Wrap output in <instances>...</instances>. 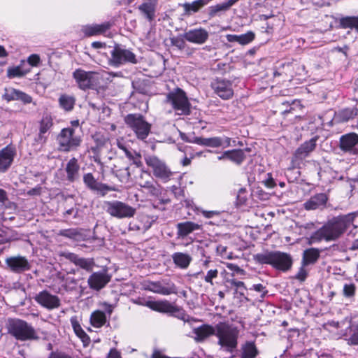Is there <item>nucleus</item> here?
<instances>
[{"label": "nucleus", "instance_id": "f8f14e48", "mask_svg": "<svg viewBox=\"0 0 358 358\" xmlns=\"http://www.w3.org/2000/svg\"><path fill=\"white\" fill-rule=\"evenodd\" d=\"M145 289L162 295H169L178 292L176 285L169 279L149 281L145 285Z\"/></svg>", "mask_w": 358, "mask_h": 358}, {"label": "nucleus", "instance_id": "1a4fd4ad", "mask_svg": "<svg viewBox=\"0 0 358 358\" xmlns=\"http://www.w3.org/2000/svg\"><path fill=\"white\" fill-rule=\"evenodd\" d=\"M145 162L152 169L153 176L164 182H168L173 176V172L165 162L155 155L145 156Z\"/></svg>", "mask_w": 358, "mask_h": 358}, {"label": "nucleus", "instance_id": "c756f323", "mask_svg": "<svg viewBox=\"0 0 358 358\" xmlns=\"http://www.w3.org/2000/svg\"><path fill=\"white\" fill-rule=\"evenodd\" d=\"M145 306L153 310L164 313H173L178 310L175 306L166 300L146 301Z\"/></svg>", "mask_w": 358, "mask_h": 358}, {"label": "nucleus", "instance_id": "4468645a", "mask_svg": "<svg viewBox=\"0 0 358 358\" xmlns=\"http://www.w3.org/2000/svg\"><path fill=\"white\" fill-rule=\"evenodd\" d=\"M83 183L90 190L104 196L108 192L114 191L115 188L107 184L99 182L92 173H86L83 176Z\"/></svg>", "mask_w": 358, "mask_h": 358}, {"label": "nucleus", "instance_id": "4c0bfd02", "mask_svg": "<svg viewBox=\"0 0 358 358\" xmlns=\"http://www.w3.org/2000/svg\"><path fill=\"white\" fill-rule=\"evenodd\" d=\"M239 0H228L226 2L210 6L208 9V15L210 18L219 15L220 13L225 12L237 3Z\"/></svg>", "mask_w": 358, "mask_h": 358}, {"label": "nucleus", "instance_id": "774afa93", "mask_svg": "<svg viewBox=\"0 0 358 358\" xmlns=\"http://www.w3.org/2000/svg\"><path fill=\"white\" fill-rule=\"evenodd\" d=\"M171 190L177 199H178L181 196H184V190L180 187L173 185L171 187Z\"/></svg>", "mask_w": 358, "mask_h": 358}, {"label": "nucleus", "instance_id": "ea45409f", "mask_svg": "<svg viewBox=\"0 0 358 358\" xmlns=\"http://www.w3.org/2000/svg\"><path fill=\"white\" fill-rule=\"evenodd\" d=\"M320 257V250L316 248H309L304 250L303 253L302 264L307 266L317 262Z\"/></svg>", "mask_w": 358, "mask_h": 358}, {"label": "nucleus", "instance_id": "bb28decb", "mask_svg": "<svg viewBox=\"0 0 358 358\" xmlns=\"http://www.w3.org/2000/svg\"><path fill=\"white\" fill-rule=\"evenodd\" d=\"M111 24H94L86 25L83 27V31L85 36L103 35L106 37H112L110 31Z\"/></svg>", "mask_w": 358, "mask_h": 358}, {"label": "nucleus", "instance_id": "bf43d9fd", "mask_svg": "<svg viewBox=\"0 0 358 358\" xmlns=\"http://www.w3.org/2000/svg\"><path fill=\"white\" fill-rule=\"evenodd\" d=\"M202 215L208 219L213 218V217H221L224 211L219 210H201Z\"/></svg>", "mask_w": 358, "mask_h": 358}, {"label": "nucleus", "instance_id": "9b49d317", "mask_svg": "<svg viewBox=\"0 0 358 358\" xmlns=\"http://www.w3.org/2000/svg\"><path fill=\"white\" fill-rule=\"evenodd\" d=\"M73 77L79 88L83 90L93 89L99 84V74L96 72L78 69L73 73Z\"/></svg>", "mask_w": 358, "mask_h": 358}, {"label": "nucleus", "instance_id": "603ef678", "mask_svg": "<svg viewBox=\"0 0 358 358\" xmlns=\"http://www.w3.org/2000/svg\"><path fill=\"white\" fill-rule=\"evenodd\" d=\"M150 228V222H146L143 224H140V222H130L129 225V230L132 231H145Z\"/></svg>", "mask_w": 358, "mask_h": 358}, {"label": "nucleus", "instance_id": "f3484780", "mask_svg": "<svg viewBox=\"0 0 358 358\" xmlns=\"http://www.w3.org/2000/svg\"><path fill=\"white\" fill-rule=\"evenodd\" d=\"M339 148L350 155H358V134L351 132L342 135L339 139Z\"/></svg>", "mask_w": 358, "mask_h": 358}, {"label": "nucleus", "instance_id": "e2e57ef3", "mask_svg": "<svg viewBox=\"0 0 358 358\" xmlns=\"http://www.w3.org/2000/svg\"><path fill=\"white\" fill-rule=\"evenodd\" d=\"M250 289H254L256 292H261V297L264 298L266 294L268 293V291L266 289V287L263 286L262 284H255L252 285V288Z\"/></svg>", "mask_w": 358, "mask_h": 358}, {"label": "nucleus", "instance_id": "393cba45", "mask_svg": "<svg viewBox=\"0 0 358 358\" xmlns=\"http://www.w3.org/2000/svg\"><path fill=\"white\" fill-rule=\"evenodd\" d=\"M110 280V276L106 271L92 273L88 280L89 287L94 290L99 291L103 288Z\"/></svg>", "mask_w": 358, "mask_h": 358}, {"label": "nucleus", "instance_id": "37998d69", "mask_svg": "<svg viewBox=\"0 0 358 358\" xmlns=\"http://www.w3.org/2000/svg\"><path fill=\"white\" fill-rule=\"evenodd\" d=\"M76 99L73 96L62 94L59 98V106L66 111H70L73 108Z\"/></svg>", "mask_w": 358, "mask_h": 358}, {"label": "nucleus", "instance_id": "f03ea898", "mask_svg": "<svg viewBox=\"0 0 358 358\" xmlns=\"http://www.w3.org/2000/svg\"><path fill=\"white\" fill-rule=\"evenodd\" d=\"M256 263L259 264H268L277 271L287 272L292 266V256L286 252L278 250H264L257 253L253 257Z\"/></svg>", "mask_w": 358, "mask_h": 358}, {"label": "nucleus", "instance_id": "9d476101", "mask_svg": "<svg viewBox=\"0 0 358 358\" xmlns=\"http://www.w3.org/2000/svg\"><path fill=\"white\" fill-rule=\"evenodd\" d=\"M317 139L318 138L315 136L300 145L292 157L291 169H300L303 165L305 159L308 157L315 150Z\"/></svg>", "mask_w": 358, "mask_h": 358}, {"label": "nucleus", "instance_id": "7c9ffc66", "mask_svg": "<svg viewBox=\"0 0 358 358\" xmlns=\"http://www.w3.org/2000/svg\"><path fill=\"white\" fill-rule=\"evenodd\" d=\"M216 325L213 327L210 324H202L194 328L193 333L195 335L194 340L197 342H202L212 335L215 336Z\"/></svg>", "mask_w": 358, "mask_h": 358}, {"label": "nucleus", "instance_id": "aec40b11", "mask_svg": "<svg viewBox=\"0 0 358 358\" xmlns=\"http://www.w3.org/2000/svg\"><path fill=\"white\" fill-rule=\"evenodd\" d=\"M16 154V148L12 144L0 150V173H6L10 168Z\"/></svg>", "mask_w": 358, "mask_h": 358}, {"label": "nucleus", "instance_id": "69168bd1", "mask_svg": "<svg viewBox=\"0 0 358 358\" xmlns=\"http://www.w3.org/2000/svg\"><path fill=\"white\" fill-rule=\"evenodd\" d=\"M147 221H148V222H150V227H151L152 223L155 221V219L153 217H150L149 215H141L139 216L138 222H140V224H143L146 223Z\"/></svg>", "mask_w": 358, "mask_h": 358}, {"label": "nucleus", "instance_id": "473e14b6", "mask_svg": "<svg viewBox=\"0 0 358 358\" xmlns=\"http://www.w3.org/2000/svg\"><path fill=\"white\" fill-rule=\"evenodd\" d=\"M177 236L183 238L194 231L200 229V225L193 222H180L177 224Z\"/></svg>", "mask_w": 358, "mask_h": 358}, {"label": "nucleus", "instance_id": "6ab92c4d", "mask_svg": "<svg viewBox=\"0 0 358 358\" xmlns=\"http://www.w3.org/2000/svg\"><path fill=\"white\" fill-rule=\"evenodd\" d=\"M34 300L40 306L48 310L58 308L61 305L59 298L47 290H43L38 293L34 296Z\"/></svg>", "mask_w": 358, "mask_h": 358}, {"label": "nucleus", "instance_id": "6e6552de", "mask_svg": "<svg viewBox=\"0 0 358 358\" xmlns=\"http://www.w3.org/2000/svg\"><path fill=\"white\" fill-rule=\"evenodd\" d=\"M103 206L108 214L118 219L131 218L136 213L135 208L117 200L105 201Z\"/></svg>", "mask_w": 358, "mask_h": 358}, {"label": "nucleus", "instance_id": "338daca9", "mask_svg": "<svg viewBox=\"0 0 358 358\" xmlns=\"http://www.w3.org/2000/svg\"><path fill=\"white\" fill-rule=\"evenodd\" d=\"M48 358H73L71 356L60 351L52 352Z\"/></svg>", "mask_w": 358, "mask_h": 358}, {"label": "nucleus", "instance_id": "13d9d810", "mask_svg": "<svg viewBox=\"0 0 358 358\" xmlns=\"http://www.w3.org/2000/svg\"><path fill=\"white\" fill-rule=\"evenodd\" d=\"M355 294V285L353 283L345 284L343 286V295L345 297H352Z\"/></svg>", "mask_w": 358, "mask_h": 358}, {"label": "nucleus", "instance_id": "dca6fc26", "mask_svg": "<svg viewBox=\"0 0 358 358\" xmlns=\"http://www.w3.org/2000/svg\"><path fill=\"white\" fill-rule=\"evenodd\" d=\"M101 306L103 311L96 310L92 312L90 315V324L95 328L103 327L107 322V317H110L113 311V306L108 303H103Z\"/></svg>", "mask_w": 358, "mask_h": 358}, {"label": "nucleus", "instance_id": "c9c22d12", "mask_svg": "<svg viewBox=\"0 0 358 358\" xmlns=\"http://www.w3.org/2000/svg\"><path fill=\"white\" fill-rule=\"evenodd\" d=\"M255 38V34L253 31H249L245 34H228L227 35V39L230 43L236 42L242 45H245L254 41Z\"/></svg>", "mask_w": 358, "mask_h": 358}, {"label": "nucleus", "instance_id": "4be33fe9", "mask_svg": "<svg viewBox=\"0 0 358 358\" xmlns=\"http://www.w3.org/2000/svg\"><path fill=\"white\" fill-rule=\"evenodd\" d=\"M6 264L13 273H21L31 269V264L25 257L13 256L6 258Z\"/></svg>", "mask_w": 358, "mask_h": 358}, {"label": "nucleus", "instance_id": "7ed1b4c3", "mask_svg": "<svg viewBox=\"0 0 358 358\" xmlns=\"http://www.w3.org/2000/svg\"><path fill=\"white\" fill-rule=\"evenodd\" d=\"M239 330L238 327L228 322H219L216 324L215 336L220 349L233 353L238 346Z\"/></svg>", "mask_w": 358, "mask_h": 358}, {"label": "nucleus", "instance_id": "680f3d73", "mask_svg": "<svg viewBox=\"0 0 358 358\" xmlns=\"http://www.w3.org/2000/svg\"><path fill=\"white\" fill-rule=\"evenodd\" d=\"M227 268L236 274L243 275L245 273L243 269L241 268L238 265L233 263H227Z\"/></svg>", "mask_w": 358, "mask_h": 358}, {"label": "nucleus", "instance_id": "4d7b16f0", "mask_svg": "<svg viewBox=\"0 0 358 358\" xmlns=\"http://www.w3.org/2000/svg\"><path fill=\"white\" fill-rule=\"evenodd\" d=\"M77 280L74 278L69 277L64 280L63 286L66 291H71L76 289Z\"/></svg>", "mask_w": 358, "mask_h": 358}, {"label": "nucleus", "instance_id": "6e6d98bb", "mask_svg": "<svg viewBox=\"0 0 358 358\" xmlns=\"http://www.w3.org/2000/svg\"><path fill=\"white\" fill-rule=\"evenodd\" d=\"M170 40L171 45L176 47L178 49L182 50L185 48V42L183 38L176 36L171 38Z\"/></svg>", "mask_w": 358, "mask_h": 358}, {"label": "nucleus", "instance_id": "0e129e2a", "mask_svg": "<svg viewBox=\"0 0 358 358\" xmlns=\"http://www.w3.org/2000/svg\"><path fill=\"white\" fill-rule=\"evenodd\" d=\"M182 205L188 209L192 210L194 212L199 211V209L195 206L194 203L191 199H185L182 203Z\"/></svg>", "mask_w": 358, "mask_h": 358}, {"label": "nucleus", "instance_id": "f704fd0d", "mask_svg": "<svg viewBox=\"0 0 358 358\" xmlns=\"http://www.w3.org/2000/svg\"><path fill=\"white\" fill-rule=\"evenodd\" d=\"M192 141H194L195 144H197L199 145L213 148L221 147L223 143L222 138L219 136H215L211 138L193 136Z\"/></svg>", "mask_w": 358, "mask_h": 358}, {"label": "nucleus", "instance_id": "423d86ee", "mask_svg": "<svg viewBox=\"0 0 358 358\" xmlns=\"http://www.w3.org/2000/svg\"><path fill=\"white\" fill-rule=\"evenodd\" d=\"M124 122L134 132L139 140H145L150 132L151 124L140 113L127 115L124 117Z\"/></svg>", "mask_w": 358, "mask_h": 358}, {"label": "nucleus", "instance_id": "2eb2a0df", "mask_svg": "<svg viewBox=\"0 0 358 358\" xmlns=\"http://www.w3.org/2000/svg\"><path fill=\"white\" fill-rule=\"evenodd\" d=\"M210 86L214 93L223 100L230 99L234 95L232 83L229 80L217 78Z\"/></svg>", "mask_w": 358, "mask_h": 358}, {"label": "nucleus", "instance_id": "c85d7f7f", "mask_svg": "<svg viewBox=\"0 0 358 358\" xmlns=\"http://www.w3.org/2000/svg\"><path fill=\"white\" fill-rule=\"evenodd\" d=\"M183 38L192 43L203 44L208 38V33L203 29H194L186 31Z\"/></svg>", "mask_w": 358, "mask_h": 358}, {"label": "nucleus", "instance_id": "a878e982", "mask_svg": "<svg viewBox=\"0 0 358 358\" xmlns=\"http://www.w3.org/2000/svg\"><path fill=\"white\" fill-rule=\"evenodd\" d=\"M328 196L325 193H317L311 196L309 199L303 203L306 210H322L326 207Z\"/></svg>", "mask_w": 358, "mask_h": 358}, {"label": "nucleus", "instance_id": "72a5a7b5", "mask_svg": "<svg viewBox=\"0 0 358 358\" xmlns=\"http://www.w3.org/2000/svg\"><path fill=\"white\" fill-rule=\"evenodd\" d=\"M157 0H147L138 6L141 13L150 22L152 21L155 16Z\"/></svg>", "mask_w": 358, "mask_h": 358}, {"label": "nucleus", "instance_id": "ddd939ff", "mask_svg": "<svg viewBox=\"0 0 358 358\" xmlns=\"http://www.w3.org/2000/svg\"><path fill=\"white\" fill-rule=\"evenodd\" d=\"M110 62L114 66H120L127 62L137 63L136 55L131 51L122 48L120 45L115 44L111 51Z\"/></svg>", "mask_w": 358, "mask_h": 358}, {"label": "nucleus", "instance_id": "a19ab883", "mask_svg": "<svg viewBox=\"0 0 358 358\" xmlns=\"http://www.w3.org/2000/svg\"><path fill=\"white\" fill-rule=\"evenodd\" d=\"M122 150H124L126 157L129 159L132 164L136 165V167H142L143 162L141 161V155L135 152L128 150L125 146H119Z\"/></svg>", "mask_w": 358, "mask_h": 358}, {"label": "nucleus", "instance_id": "052dcab7", "mask_svg": "<svg viewBox=\"0 0 358 358\" xmlns=\"http://www.w3.org/2000/svg\"><path fill=\"white\" fill-rule=\"evenodd\" d=\"M27 62L31 66H38L41 63L40 56L37 54H32L28 57Z\"/></svg>", "mask_w": 358, "mask_h": 358}, {"label": "nucleus", "instance_id": "79ce46f5", "mask_svg": "<svg viewBox=\"0 0 358 358\" xmlns=\"http://www.w3.org/2000/svg\"><path fill=\"white\" fill-rule=\"evenodd\" d=\"M225 155H229V159L238 165L242 164L245 159V152L241 149L227 150Z\"/></svg>", "mask_w": 358, "mask_h": 358}, {"label": "nucleus", "instance_id": "58836bf2", "mask_svg": "<svg viewBox=\"0 0 358 358\" xmlns=\"http://www.w3.org/2000/svg\"><path fill=\"white\" fill-rule=\"evenodd\" d=\"M171 257L175 265L181 269L187 268L192 262L189 255L180 252H174Z\"/></svg>", "mask_w": 358, "mask_h": 358}, {"label": "nucleus", "instance_id": "b1692460", "mask_svg": "<svg viewBox=\"0 0 358 358\" xmlns=\"http://www.w3.org/2000/svg\"><path fill=\"white\" fill-rule=\"evenodd\" d=\"M60 256L87 271H91L95 264L94 259L80 257L76 254L70 252H62L60 253Z\"/></svg>", "mask_w": 358, "mask_h": 358}, {"label": "nucleus", "instance_id": "c03bdc74", "mask_svg": "<svg viewBox=\"0 0 358 358\" xmlns=\"http://www.w3.org/2000/svg\"><path fill=\"white\" fill-rule=\"evenodd\" d=\"M113 173L122 183H127L131 177L130 168L129 166L117 170H113Z\"/></svg>", "mask_w": 358, "mask_h": 358}, {"label": "nucleus", "instance_id": "a211bd4d", "mask_svg": "<svg viewBox=\"0 0 358 358\" xmlns=\"http://www.w3.org/2000/svg\"><path fill=\"white\" fill-rule=\"evenodd\" d=\"M358 115V108L356 107L345 108L334 113V117H329V121L322 122L323 124H327L329 127H331L334 121L336 123L347 122L354 119Z\"/></svg>", "mask_w": 358, "mask_h": 358}, {"label": "nucleus", "instance_id": "09e8293b", "mask_svg": "<svg viewBox=\"0 0 358 358\" xmlns=\"http://www.w3.org/2000/svg\"><path fill=\"white\" fill-rule=\"evenodd\" d=\"M29 71V69H24L20 66L9 68L7 71V76L8 78H19L24 76Z\"/></svg>", "mask_w": 358, "mask_h": 358}, {"label": "nucleus", "instance_id": "e433bc0d", "mask_svg": "<svg viewBox=\"0 0 358 358\" xmlns=\"http://www.w3.org/2000/svg\"><path fill=\"white\" fill-rule=\"evenodd\" d=\"M259 350L254 341H246L241 345L240 358H257Z\"/></svg>", "mask_w": 358, "mask_h": 358}, {"label": "nucleus", "instance_id": "f257e3e1", "mask_svg": "<svg viewBox=\"0 0 358 358\" xmlns=\"http://www.w3.org/2000/svg\"><path fill=\"white\" fill-rule=\"evenodd\" d=\"M358 213L354 212L346 215H338L329 220L322 227L315 231L308 238L310 244L320 242L322 240L333 241L339 238L351 226L354 224Z\"/></svg>", "mask_w": 358, "mask_h": 358}, {"label": "nucleus", "instance_id": "cd10ccee", "mask_svg": "<svg viewBox=\"0 0 358 358\" xmlns=\"http://www.w3.org/2000/svg\"><path fill=\"white\" fill-rule=\"evenodd\" d=\"M65 172L66 173V180L73 183L77 181L80 178V164L76 157L70 159L66 164Z\"/></svg>", "mask_w": 358, "mask_h": 358}, {"label": "nucleus", "instance_id": "49530a36", "mask_svg": "<svg viewBox=\"0 0 358 358\" xmlns=\"http://www.w3.org/2000/svg\"><path fill=\"white\" fill-rule=\"evenodd\" d=\"M218 273L219 272L217 268H211L209 269L206 274L203 272H199L198 275H199L206 282L213 285L214 283L213 280L218 277Z\"/></svg>", "mask_w": 358, "mask_h": 358}, {"label": "nucleus", "instance_id": "0eeeda50", "mask_svg": "<svg viewBox=\"0 0 358 358\" xmlns=\"http://www.w3.org/2000/svg\"><path fill=\"white\" fill-rule=\"evenodd\" d=\"M59 150L69 152L80 146L82 139L73 127H66L61 130L57 138Z\"/></svg>", "mask_w": 358, "mask_h": 358}, {"label": "nucleus", "instance_id": "5701e85b", "mask_svg": "<svg viewBox=\"0 0 358 358\" xmlns=\"http://www.w3.org/2000/svg\"><path fill=\"white\" fill-rule=\"evenodd\" d=\"M52 127L53 119L52 116L50 114H43L38 122V134L36 141L40 143H45Z\"/></svg>", "mask_w": 358, "mask_h": 358}, {"label": "nucleus", "instance_id": "5fc2aeb1", "mask_svg": "<svg viewBox=\"0 0 358 358\" xmlns=\"http://www.w3.org/2000/svg\"><path fill=\"white\" fill-rule=\"evenodd\" d=\"M79 212H80L79 208L77 206H74L69 209H67L64 213V217L67 220H69L71 218L76 219L79 217Z\"/></svg>", "mask_w": 358, "mask_h": 358}, {"label": "nucleus", "instance_id": "864d4df0", "mask_svg": "<svg viewBox=\"0 0 358 358\" xmlns=\"http://www.w3.org/2000/svg\"><path fill=\"white\" fill-rule=\"evenodd\" d=\"M59 235L64 237L76 239L79 235V232L76 229H62L59 231Z\"/></svg>", "mask_w": 358, "mask_h": 358}, {"label": "nucleus", "instance_id": "3c124183", "mask_svg": "<svg viewBox=\"0 0 358 358\" xmlns=\"http://www.w3.org/2000/svg\"><path fill=\"white\" fill-rule=\"evenodd\" d=\"M336 22H358V17L355 16H343L340 13H335L330 16Z\"/></svg>", "mask_w": 358, "mask_h": 358}, {"label": "nucleus", "instance_id": "412c9836", "mask_svg": "<svg viewBox=\"0 0 358 358\" xmlns=\"http://www.w3.org/2000/svg\"><path fill=\"white\" fill-rule=\"evenodd\" d=\"M2 99L7 102L18 101L23 104H29L32 102V97L28 94L14 87H6L2 95Z\"/></svg>", "mask_w": 358, "mask_h": 358}, {"label": "nucleus", "instance_id": "8fccbe9b", "mask_svg": "<svg viewBox=\"0 0 358 358\" xmlns=\"http://www.w3.org/2000/svg\"><path fill=\"white\" fill-rule=\"evenodd\" d=\"M226 286L227 287L235 288L236 292H238L241 295H243V291L246 289L244 282L238 281L234 278L227 279L226 280Z\"/></svg>", "mask_w": 358, "mask_h": 358}, {"label": "nucleus", "instance_id": "20e7f679", "mask_svg": "<svg viewBox=\"0 0 358 358\" xmlns=\"http://www.w3.org/2000/svg\"><path fill=\"white\" fill-rule=\"evenodd\" d=\"M7 327L8 333L17 341H27L39 338L35 329L24 320L9 319Z\"/></svg>", "mask_w": 358, "mask_h": 358}, {"label": "nucleus", "instance_id": "de8ad7c7", "mask_svg": "<svg viewBox=\"0 0 358 358\" xmlns=\"http://www.w3.org/2000/svg\"><path fill=\"white\" fill-rule=\"evenodd\" d=\"M71 324L72 325V327L73 329L74 332L76 334L82 339L83 341H85V339H88L89 337L87 334L84 331L83 328L81 327L79 322L77 320L76 318L72 317L71 319Z\"/></svg>", "mask_w": 358, "mask_h": 358}, {"label": "nucleus", "instance_id": "39448f33", "mask_svg": "<svg viewBox=\"0 0 358 358\" xmlns=\"http://www.w3.org/2000/svg\"><path fill=\"white\" fill-rule=\"evenodd\" d=\"M166 102L169 103L178 115H188L191 113V103L186 93L177 87L166 95Z\"/></svg>", "mask_w": 358, "mask_h": 358}, {"label": "nucleus", "instance_id": "a18cd8bd", "mask_svg": "<svg viewBox=\"0 0 358 358\" xmlns=\"http://www.w3.org/2000/svg\"><path fill=\"white\" fill-rule=\"evenodd\" d=\"M147 191L150 194L159 198L161 203H169L171 201L169 199L159 198L162 194V187L157 182H153Z\"/></svg>", "mask_w": 358, "mask_h": 358}, {"label": "nucleus", "instance_id": "2f4dec72", "mask_svg": "<svg viewBox=\"0 0 358 358\" xmlns=\"http://www.w3.org/2000/svg\"><path fill=\"white\" fill-rule=\"evenodd\" d=\"M348 344L350 345H358V321L351 323L348 327L344 330L342 335Z\"/></svg>", "mask_w": 358, "mask_h": 358}]
</instances>
